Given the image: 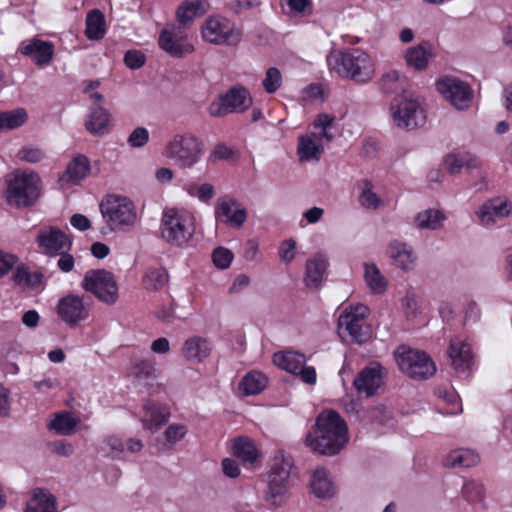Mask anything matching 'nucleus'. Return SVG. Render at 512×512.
Here are the masks:
<instances>
[{
    "mask_svg": "<svg viewBox=\"0 0 512 512\" xmlns=\"http://www.w3.org/2000/svg\"><path fill=\"white\" fill-rule=\"evenodd\" d=\"M348 441L347 424L334 410L321 412L305 438V444L313 452L326 456L338 454Z\"/></svg>",
    "mask_w": 512,
    "mask_h": 512,
    "instance_id": "obj_1",
    "label": "nucleus"
},
{
    "mask_svg": "<svg viewBox=\"0 0 512 512\" xmlns=\"http://www.w3.org/2000/svg\"><path fill=\"white\" fill-rule=\"evenodd\" d=\"M204 154V141L192 132L174 134L162 150V156L181 170L195 167Z\"/></svg>",
    "mask_w": 512,
    "mask_h": 512,
    "instance_id": "obj_2",
    "label": "nucleus"
},
{
    "mask_svg": "<svg viewBox=\"0 0 512 512\" xmlns=\"http://www.w3.org/2000/svg\"><path fill=\"white\" fill-rule=\"evenodd\" d=\"M328 63L339 75L359 83L370 81L375 74L371 57L361 51H339L328 57Z\"/></svg>",
    "mask_w": 512,
    "mask_h": 512,
    "instance_id": "obj_3",
    "label": "nucleus"
},
{
    "mask_svg": "<svg viewBox=\"0 0 512 512\" xmlns=\"http://www.w3.org/2000/svg\"><path fill=\"white\" fill-rule=\"evenodd\" d=\"M100 211L111 231L129 232L138 221L135 204L125 196H106L100 203Z\"/></svg>",
    "mask_w": 512,
    "mask_h": 512,
    "instance_id": "obj_4",
    "label": "nucleus"
},
{
    "mask_svg": "<svg viewBox=\"0 0 512 512\" xmlns=\"http://www.w3.org/2000/svg\"><path fill=\"white\" fill-rule=\"evenodd\" d=\"M161 236L169 244L180 247L187 243L195 232L194 217L184 210L168 209L161 219Z\"/></svg>",
    "mask_w": 512,
    "mask_h": 512,
    "instance_id": "obj_5",
    "label": "nucleus"
},
{
    "mask_svg": "<svg viewBox=\"0 0 512 512\" xmlns=\"http://www.w3.org/2000/svg\"><path fill=\"white\" fill-rule=\"evenodd\" d=\"M40 196V178L34 172L16 173L7 187V203L16 208L32 206Z\"/></svg>",
    "mask_w": 512,
    "mask_h": 512,
    "instance_id": "obj_6",
    "label": "nucleus"
},
{
    "mask_svg": "<svg viewBox=\"0 0 512 512\" xmlns=\"http://www.w3.org/2000/svg\"><path fill=\"white\" fill-rule=\"evenodd\" d=\"M369 309L364 304L346 307L338 319L339 335L350 342L362 344L370 338V327L366 324Z\"/></svg>",
    "mask_w": 512,
    "mask_h": 512,
    "instance_id": "obj_7",
    "label": "nucleus"
},
{
    "mask_svg": "<svg viewBox=\"0 0 512 512\" xmlns=\"http://www.w3.org/2000/svg\"><path fill=\"white\" fill-rule=\"evenodd\" d=\"M391 115L397 127L414 129L426 121V113L418 98L410 93L396 97L390 106Z\"/></svg>",
    "mask_w": 512,
    "mask_h": 512,
    "instance_id": "obj_8",
    "label": "nucleus"
},
{
    "mask_svg": "<svg viewBox=\"0 0 512 512\" xmlns=\"http://www.w3.org/2000/svg\"><path fill=\"white\" fill-rule=\"evenodd\" d=\"M395 358L400 370L413 379H427L436 371L435 363L423 351L400 346L395 351Z\"/></svg>",
    "mask_w": 512,
    "mask_h": 512,
    "instance_id": "obj_9",
    "label": "nucleus"
},
{
    "mask_svg": "<svg viewBox=\"0 0 512 512\" xmlns=\"http://www.w3.org/2000/svg\"><path fill=\"white\" fill-rule=\"evenodd\" d=\"M204 41L213 45L234 46L241 41V31L227 18L208 17L201 26Z\"/></svg>",
    "mask_w": 512,
    "mask_h": 512,
    "instance_id": "obj_10",
    "label": "nucleus"
},
{
    "mask_svg": "<svg viewBox=\"0 0 512 512\" xmlns=\"http://www.w3.org/2000/svg\"><path fill=\"white\" fill-rule=\"evenodd\" d=\"M82 288L106 304L112 305L118 299V285L114 275L103 269L89 270L81 283Z\"/></svg>",
    "mask_w": 512,
    "mask_h": 512,
    "instance_id": "obj_11",
    "label": "nucleus"
},
{
    "mask_svg": "<svg viewBox=\"0 0 512 512\" xmlns=\"http://www.w3.org/2000/svg\"><path fill=\"white\" fill-rule=\"evenodd\" d=\"M273 363L282 370L299 375L306 384L316 383V371L314 367L305 366L304 354L292 350L276 352L273 355Z\"/></svg>",
    "mask_w": 512,
    "mask_h": 512,
    "instance_id": "obj_12",
    "label": "nucleus"
},
{
    "mask_svg": "<svg viewBox=\"0 0 512 512\" xmlns=\"http://www.w3.org/2000/svg\"><path fill=\"white\" fill-rule=\"evenodd\" d=\"M251 103V97L246 89L234 88L221 97L220 101L210 104L209 114L213 117H222L230 113L243 112Z\"/></svg>",
    "mask_w": 512,
    "mask_h": 512,
    "instance_id": "obj_13",
    "label": "nucleus"
},
{
    "mask_svg": "<svg viewBox=\"0 0 512 512\" xmlns=\"http://www.w3.org/2000/svg\"><path fill=\"white\" fill-rule=\"evenodd\" d=\"M436 86L456 109L463 110L470 106L473 94L467 83L454 77H444L437 81Z\"/></svg>",
    "mask_w": 512,
    "mask_h": 512,
    "instance_id": "obj_14",
    "label": "nucleus"
},
{
    "mask_svg": "<svg viewBox=\"0 0 512 512\" xmlns=\"http://www.w3.org/2000/svg\"><path fill=\"white\" fill-rule=\"evenodd\" d=\"M215 218L231 228L240 229L247 220L246 208L233 197L218 199L215 209Z\"/></svg>",
    "mask_w": 512,
    "mask_h": 512,
    "instance_id": "obj_15",
    "label": "nucleus"
},
{
    "mask_svg": "<svg viewBox=\"0 0 512 512\" xmlns=\"http://www.w3.org/2000/svg\"><path fill=\"white\" fill-rule=\"evenodd\" d=\"M36 243L41 252L47 256H57L72 247L71 239L59 228L44 227L39 230Z\"/></svg>",
    "mask_w": 512,
    "mask_h": 512,
    "instance_id": "obj_16",
    "label": "nucleus"
},
{
    "mask_svg": "<svg viewBox=\"0 0 512 512\" xmlns=\"http://www.w3.org/2000/svg\"><path fill=\"white\" fill-rule=\"evenodd\" d=\"M385 370L378 362H371L363 368L353 381L360 395L373 396L383 384Z\"/></svg>",
    "mask_w": 512,
    "mask_h": 512,
    "instance_id": "obj_17",
    "label": "nucleus"
},
{
    "mask_svg": "<svg viewBox=\"0 0 512 512\" xmlns=\"http://www.w3.org/2000/svg\"><path fill=\"white\" fill-rule=\"evenodd\" d=\"M19 51L22 55L29 57L35 65L45 67L52 62L55 47L52 42L31 38L20 43Z\"/></svg>",
    "mask_w": 512,
    "mask_h": 512,
    "instance_id": "obj_18",
    "label": "nucleus"
},
{
    "mask_svg": "<svg viewBox=\"0 0 512 512\" xmlns=\"http://www.w3.org/2000/svg\"><path fill=\"white\" fill-rule=\"evenodd\" d=\"M57 310L60 318L69 325H76L89 315V308L83 299L72 294L59 300Z\"/></svg>",
    "mask_w": 512,
    "mask_h": 512,
    "instance_id": "obj_19",
    "label": "nucleus"
},
{
    "mask_svg": "<svg viewBox=\"0 0 512 512\" xmlns=\"http://www.w3.org/2000/svg\"><path fill=\"white\" fill-rule=\"evenodd\" d=\"M448 356L451 361V366L458 373L468 371L473 364L471 346L466 340L460 337H455L450 340Z\"/></svg>",
    "mask_w": 512,
    "mask_h": 512,
    "instance_id": "obj_20",
    "label": "nucleus"
},
{
    "mask_svg": "<svg viewBox=\"0 0 512 512\" xmlns=\"http://www.w3.org/2000/svg\"><path fill=\"white\" fill-rule=\"evenodd\" d=\"M158 44L162 50L172 57H183L194 51V46L188 42L187 38L180 31H162Z\"/></svg>",
    "mask_w": 512,
    "mask_h": 512,
    "instance_id": "obj_21",
    "label": "nucleus"
},
{
    "mask_svg": "<svg viewBox=\"0 0 512 512\" xmlns=\"http://www.w3.org/2000/svg\"><path fill=\"white\" fill-rule=\"evenodd\" d=\"M325 139L316 132L298 137L297 154L300 162L319 160L324 152Z\"/></svg>",
    "mask_w": 512,
    "mask_h": 512,
    "instance_id": "obj_22",
    "label": "nucleus"
},
{
    "mask_svg": "<svg viewBox=\"0 0 512 512\" xmlns=\"http://www.w3.org/2000/svg\"><path fill=\"white\" fill-rule=\"evenodd\" d=\"M511 212V203L508 201L493 199L484 203L477 211L479 221L483 225H491L507 217Z\"/></svg>",
    "mask_w": 512,
    "mask_h": 512,
    "instance_id": "obj_23",
    "label": "nucleus"
},
{
    "mask_svg": "<svg viewBox=\"0 0 512 512\" xmlns=\"http://www.w3.org/2000/svg\"><path fill=\"white\" fill-rule=\"evenodd\" d=\"M181 351L187 361L200 363L209 357L212 345L206 338L192 336L184 342Z\"/></svg>",
    "mask_w": 512,
    "mask_h": 512,
    "instance_id": "obj_24",
    "label": "nucleus"
},
{
    "mask_svg": "<svg viewBox=\"0 0 512 512\" xmlns=\"http://www.w3.org/2000/svg\"><path fill=\"white\" fill-rule=\"evenodd\" d=\"M143 426L152 432L159 430L170 417V409L165 405H158L147 401L143 406Z\"/></svg>",
    "mask_w": 512,
    "mask_h": 512,
    "instance_id": "obj_25",
    "label": "nucleus"
},
{
    "mask_svg": "<svg viewBox=\"0 0 512 512\" xmlns=\"http://www.w3.org/2000/svg\"><path fill=\"white\" fill-rule=\"evenodd\" d=\"M292 485V479L286 478L270 470L268 486L265 493L266 499L274 505H281Z\"/></svg>",
    "mask_w": 512,
    "mask_h": 512,
    "instance_id": "obj_26",
    "label": "nucleus"
},
{
    "mask_svg": "<svg viewBox=\"0 0 512 512\" xmlns=\"http://www.w3.org/2000/svg\"><path fill=\"white\" fill-rule=\"evenodd\" d=\"M432 57V46L426 41L408 48L404 54L406 64L418 71L425 70Z\"/></svg>",
    "mask_w": 512,
    "mask_h": 512,
    "instance_id": "obj_27",
    "label": "nucleus"
},
{
    "mask_svg": "<svg viewBox=\"0 0 512 512\" xmlns=\"http://www.w3.org/2000/svg\"><path fill=\"white\" fill-rule=\"evenodd\" d=\"M388 255L393 260L394 265L402 270L413 269L416 256L413 249L406 243L394 240L388 246Z\"/></svg>",
    "mask_w": 512,
    "mask_h": 512,
    "instance_id": "obj_28",
    "label": "nucleus"
},
{
    "mask_svg": "<svg viewBox=\"0 0 512 512\" xmlns=\"http://www.w3.org/2000/svg\"><path fill=\"white\" fill-rule=\"evenodd\" d=\"M328 262L324 255L316 254L306 262L304 282L309 288H318L322 283Z\"/></svg>",
    "mask_w": 512,
    "mask_h": 512,
    "instance_id": "obj_29",
    "label": "nucleus"
},
{
    "mask_svg": "<svg viewBox=\"0 0 512 512\" xmlns=\"http://www.w3.org/2000/svg\"><path fill=\"white\" fill-rule=\"evenodd\" d=\"M90 161L82 154L75 156L67 165L64 175L60 178L63 183L79 184L90 173Z\"/></svg>",
    "mask_w": 512,
    "mask_h": 512,
    "instance_id": "obj_30",
    "label": "nucleus"
},
{
    "mask_svg": "<svg viewBox=\"0 0 512 512\" xmlns=\"http://www.w3.org/2000/svg\"><path fill=\"white\" fill-rule=\"evenodd\" d=\"M44 274L41 271L31 272L25 264H19L12 280L21 290H37L43 285Z\"/></svg>",
    "mask_w": 512,
    "mask_h": 512,
    "instance_id": "obj_31",
    "label": "nucleus"
},
{
    "mask_svg": "<svg viewBox=\"0 0 512 512\" xmlns=\"http://www.w3.org/2000/svg\"><path fill=\"white\" fill-rule=\"evenodd\" d=\"M209 8L207 0H184L177 9V20L181 25L186 26L195 18L204 15Z\"/></svg>",
    "mask_w": 512,
    "mask_h": 512,
    "instance_id": "obj_32",
    "label": "nucleus"
},
{
    "mask_svg": "<svg viewBox=\"0 0 512 512\" xmlns=\"http://www.w3.org/2000/svg\"><path fill=\"white\" fill-rule=\"evenodd\" d=\"M232 451L243 464L253 465L259 457L254 441L245 436L237 437L232 441Z\"/></svg>",
    "mask_w": 512,
    "mask_h": 512,
    "instance_id": "obj_33",
    "label": "nucleus"
},
{
    "mask_svg": "<svg viewBox=\"0 0 512 512\" xmlns=\"http://www.w3.org/2000/svg\"><path fill=\"white\" fill-rule=\"evenodd\" d=\"M310 487L318 498H329L335 493L334 484L328 474V471L324 468H317L313 471Z\"/></svg>",
    "mask_w": 512,
    "mask_h": 512,
    "instance_id": "obj_34",
    "label": "nucleus"
},
{
    "mask_svg": "<svg viewBox=\"0 0 512 512\" xmlns=\"http://www.w3.org/2000/svg\"><path fill=\"white\" fill-rule=\"evenodd\" d=\"M26 512H57L55 497L42 488H36L31 493Z\"/></svg>",
    "mask_w": 512,
    "mask_h": 512,
    "instance_id": "obj_35",
    "label": "nucleus"
},
{
    "mask_svg": "<svg viewBox=\"0 0 512 512\" xmlns=\"http://www.w3.org/2000/svg\"><path fill=\"white\" fill-rule=\"evenodd\" d=\"M110 114L102 106L92 109L85 122V127L89 133L96 136H102L108 131Z\"/></svg>",
    "mask_w": 512,
    "mask_h": 512,
    "instance_id": "obj_36",
    "label": "nucleus"
},
{
    "mask_svg": "<svg viewBox=\"0 0 512 512\" xmlns=\"http://www.w3.org/2000/svg\"><path fill=\"white\" fill-rule=\"evenodd\" d=\"M480 461L479 455L471 449H456L451 451L443 461L444 466L450 468H469L477 465Z\"/></svg>",
    "mask_w": 512,
    "mask_h": 512,
    "instance_id": "obj_37",
    "label": "nucleus"
},
{
    "mask_svg": "<svg viewBox=\"0 0 512 512\" xmlns=\"http://www.w3.org/2000/svg\"><path fill=\"white\" fill-rule=\"evenodd\" d=\"M364 279L373 294H382L387 289L388 281L374 263H364Z\"/></svg>",
    "mask_w": 512,
    "mask_h": 512,
    "instance_id": "obj_38",
    "label": "nucleus"
},
{
    "mask_svg": "<svg viewBox=\"0 0 512 512\" xmlns=\"http://www.w3.org/2000/svg\"><path fill=\"white\" fill-rule=\"evenodd\" d=\"M268 384V378L260 371H250L241 380L239 388L245 395H257Z\"/></svg>",
    "mask_w": 512,
    "mask_h": 512,
    "instance_id": "obj_39",
    "label": "nucleus"
},
{
    "mask_svg": "<svg viewBox=\"0 0 512 512\" xmlns=\"http://www.w3.org/2000/svg\"><path fill=\"white\" fill-rule=\"evenodd\" d=\"M360 193L358 200L360 205L368 210H376L385 206V201L375 192L374 185L369 180H363L359 184Z\"/></svg>",
    "mask_w": 512,
    "mask_h": 512,
    "instance_id": "obj_40",
    "label": "nucleus"
},
{
    "mask_svg": "<svg viewBox=\"0 0 512 512\" xmlns=\"http://www.w3.org/2000/svg\"><path fill=\"white\" fill-rule=\"evenodd\" d=\"M405 84V77L396 70L383 74L379 81L380 89L387 94L408 93L405 91Z\"/></svg>",
    "mask_w": 512,
    "mask_h": 512,
    "instance_id": "obj_41",
    "label": "nucleus"
},
{
    "mask_svg": "<svg viewBox=\"0 0 512 512\" xmlns=\"http://www.w3.org/2000/svg\"><path fill=\"white\" fill-rule=\"evenodd\" d=\"M85 34L90 40H99L105 34V20L103 14L99 10H92L86 17Z\"/></svg>",
    "mask_w": 512,
    "mask_h": 512,
    "instance_id": "obj_42",
    "label": "nucleus"
},
{
    "mask_svg": "<svg viewBox=\"0 0 512 512\" xmlns=\"http://www.w3.org/2000/svg\"><path fill=\"white\" fill-rule=\"evenodd\" d=\"M78 424V418H75L70 413L65 412L55 415L49 424V428L59 435L68 436L74 433Z\"/></svg>",
    "mask_w": 512,
    "mask_h": 512,
    "instance_id": "obj_43",
    "label": "nucleus"
},
{
    "mask_svg": "<svg viewBox=\"0 0 512 512\" xmlns=\"http://www.w3.org/2000/svg\"><path fill=\"white\" fill-rule=\"evenodd\" d=\"M169 275L164 268H149L143 276V286L146 290L157 291L167 285Z\"/></svg>",
    "mask_w": 512,
    "mask_h": 512,
    "instance_id": "obj_44",
    "label": "nucleus"
},
{
    "mask_svg": "<svg viewBox=\"0 0 512 512\" xmlns=\"http://www.w3.org/2000/svg\"><path fill=\"white\" fill-rule=\"evenodd\" d=\"M445 216L438 210L427 209L419 212L415 224L420 229L435 230L442 226Z\"/></svg>",
    "mask_w": 512,
    "mask_h": 512,
    "instance_id": "obj_45",
    "label": "nucleus"
},
{
    "mask_svg": "<svg viewBox=\"0 0 512 512\" xmlns=\"http://www.w3.org/2000/svg\"><path fill=\"white\" fill-rule=\"evenodd\" d=\"M27 120L24 109L0 112V132L12 130L23 125Z\"/></svg>",
    "mask_w": 512,
    "mask_h": 512,
    "instance_id": "obj_46",
    "label": "nucleus"
},
{
    "mask_svg": "<svg viewBox=\"0 0 512 512\" xmlns=\"http://www.w3.org/2000/svg\"><path fill=\"white\" fill-rule=\"evenodd\" d=\"M278 474L285 476L286 478L292 479L294 464L290 456H286L283 453H277L271 462V469Z\"/></svg>",
    "mask_w": 512,
    "mask_h": 512,
    "instance_id": "obj_47",
    "label": "nucleus"
},
{
    "mask_svg": "<svg viewBox=\"0 0 512 512\" xmlns=\"http://www.w3.org/2000/svg\"><path fill=\"white\" fill-rule=\"evenodd\" d=\"M134 373L139 379L153 380L159 375L156 363L150 359H141L134 366Z\"/></svg>",
    "mask_w": 512,
    "mask_h": 512,
    "instance_id": "obj_48",
    "label": "nucleus"
},
{
    "mask_svg": "<svg viewBox=\"0 0 512 512\" xmlns=\"http://www.w3.org/2000/svg\"><path fill=\"white\" fill-rule=\"evenodd\" d=\"M281 84L282 75L280 71L275 67L269 68L262 81L264 90L269 94L275 93L280 88Z\"/></svg>",
    "mask_w": 512,
    "mask_h": 512,
    "instance_id": "obj_49",
    "label": "nucleus"
},
{
    "mask_svg": "<svg viewBox=\"0 0 512 512\" xmlns=\"http://www.w3.org/2000/svg\"><path fill=\"white\" fill-rule=\"evenodd\" d=\"M333 122L334 117L328 114H319L314 120V127L316 129H320V132L317 133V135L324 138L325 142H331L333 140V135L328 131Z\"/></svg>",
    "mask_w": 512,
    "mask_h": 512,
    "instance_id": "obj_50",
    "label": "nucleus"
},
{
    "mask_svg": "<svg viewBox=\"0 0 512 512\" xmlns=\"http://www.w3.org/2000/svg\"><path fill=\"white\" fill-rule=\"evenodd\" d=\"M212 260L218 268L226 269L233 260V253L227 248L218 247L212 253Z\"/></svg>",
    "mask_w": 512,
    "mask_h": 512,
    "instance_id": "obj_51",
    "label": "nucleus"
},
{
    "mask_svg": "<svg viewBox=\"0 0 512 512\" xmlns=\"http://www.w3.org/2000/svg\"><path fill=\"white\" fill-rule=\"evenodd\" d=\"M186 434L187 427L183 424H171L164 432L165 439L170 445H174L182 440Z\"/></svg>",
    "mask_w": 512,
    "mask_h": 512,
    "instance_id": "obj_52",
    "label": "nucleus"
},
{
    "mask_svg": "<svg viewBox=\"0 0 512 512\" xmlns=\"http://www.w3.org/2000/svg\"><path fill=\"white\" fill-rule=\"evenodd\" d=\"M149 141V132L144 127L135 128L128 136L127 143L130 147L141 148Z\"/></svg>",
    "mask_w": 512,
    "mask_h": 512,
    "instance_id": "obj_53",
    "label": "nucleus"
},
{
    "mask_svg": "<svg viewBox=\"0 0 512 512\" xmlns=\"http://www.w3.org/2000/svg\"><path fill=\"white\" fill-rule=\"evenodd\" d=\"M146 62V56L140 50H128L124 56L125 65L132 70L141 68Z\"/></svg>",
    "mask_w": 512,
    "mask_h": 512,
    "instance_id": "obj_54",
    "label": "nucleus"
},
{
    "mask_svg": "<svg viewBox=\"0 0 512 512\" xmlns=\"http://www.w3.org/2000/svg\"><path fill=\"white\" fill-rule=\"evenodd\" d=\"M189 193L193 196H196L202 202H208L214 197L215 190L212 184L203 183L199 186H191Z\"/></svg>",
    "mask_w": 512,
    "mask_h": 512,
    "instance_id": "obj_55",
    "label": "nucleus"
},
{
    "mask_svg": "<svg viewBox=\"0 0 512 512\" xmlns=\"http://www.w3.org/2000/svg\"><path fill=\"white\" fill-rule=\"evenodd\" d=\"M17 157L22 161L37 163L45 158V153L39 148L24 147L18 151Z\"/></svg>",
    "mask_w": 512,
    "mask_h": 512,
    "instance_id": "obj_56",
    "label": "nucleus"
},
{
    "mask_svg": "<svg viewBox=\"0 0 512 512\" xmlns=\"http://www.w3.org/2000/svg\"><path fill=\"white\" fill-rule=\"evenodd\" d=\"M296 242L293 239L285 240L279 247L280 260L285 263H290L295 258Z\"/></svg>",
    "mask_w": 512,
    "mask_h": 512,
    "instance_id": "obj_57",
    "label": "nucleus"
},
{
    "mask_svg": "<svg viewBox=\"0 0 512 512\" xmlns=\"http://www.w3.org/2000/svg\"><path fill=\"white\" fill-rule=\"evenodd\" d=\"M445 169L452 175L458 174L464 167L463 154H449L444 159Z\"/></svg>",
    "mask_w": 512,
    "mask_h": 512,
    "instance_id": "obj_58",
    "label": "nucleus"
},
{
    "mask_svg": "<svg viewBox=\"0 0 512 512\" xmlns=\"http://www.w3.org/2000/svg\"><path fill=\"white\" fill-rule=\"evenodd\" d=\"M463 494L469 502L480 501L483 498V487L477 483H467L463 487Z\"/></svg>",
    "mask_w": 512,
    "mask_h": 512,
    "instance_id": "obj_59",
    "label": "nucleus"
},
{
    "mask_svg": "<svg viewBox=\"0 0 512 512\" xmlns=\"http://www.w3.org/2000/svg\"><path fill=\"white\" fill-rule=\"evenodd\" d=\"M17 262L16 255L0 250V277L6 275Z\"/></svg>",
    "mask_w": 512,
    "mask_h": 512,
    "instance_id": "obj_60",
    "label": "nucleus"
},
{
    "mask_svg": "<svg viewBox=\"0 0 512 512\" xmlns=\"http://www.w3.org/2000/svg\"><path fill=\"white\" fill-rule=\"evenodd\" d=\"M104 442L109 447L112 458H118L125 450V443L117 436H108Z\"/></svg>",
    "mask_w": 512,
    "mask_h": 512,
    "instance_id": "obj_61",
    "label": "nucleus"
},
{
    "mask_svg": "<svg viewBox=\"0 0 512 512\" xmlns=\"http://www.w3.org/2000/svg\"><path fill=\"white\" fill-rule=\"evenodd\" d=\"M481 311L475 301H468L464 306L465 323H476L479 321Z\"/></svg>",
    "mask_w": 512,
    "mask_h": 512,
    "instance_id": "obj_62",
    "label": "nucleus"
},
{
    "mask_svg": "<svg viewBox=\"0 0 512 512\" xmlns=\"http://www.w3.org/2000/svg\"><path fill=\"white\" fill-rule=\"evenodd\" d=\"M59 259L57 261V267L64 273H69L74 269L75 259L74 257L68 253V251H63L59 253Z\"/></svg>",
    "mask_w": 512,
    "mask_h": 512,
    "instance_id": "obj_63",
    "label": "nucleus"
},
{
    "mask_svg": "<svg viewBox=\"0 0 512 512\" xmlns=\"http://www.w3.org/2000/svg\"><path fill=\"white\" fill-rule=\"evenodd\" d=\"M50 447L51 451L59 456L68 457L74 452L72 444L64 440L53 442Z\"/></svg>",
    "mask_w": 512,
    "mask_h": 512,
    "instance_id": "obj_64",
    "label": "nucleus"
}]
</instances>
